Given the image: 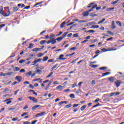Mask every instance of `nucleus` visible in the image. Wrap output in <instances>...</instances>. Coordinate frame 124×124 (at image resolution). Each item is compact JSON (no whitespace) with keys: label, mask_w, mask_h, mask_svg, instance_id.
<instances>
[{"label":"nucleus","mask_w":124,"mask_h":124,"mask_svg":"<svg viewBox=\"0 0 124 124\" xmlns=\"http://www.w3.org/2000/svg\"><path fill=\"white\" fill-rule=\"evenodd\" d=\"M53 37H55V34H51L49 36L50 40H48L46 43L47 44H50V43H51L52 45L56 44V41L57 40L54 39Z\"/></svg>","instance_id":"nucleus-1"},{"label":"nucleus","mask_w":124,"mask_h":124,"mask_svg":"<svg viewBox=\"0 0 124 124\" xmlns=\"http://www.w3.org/2000/svg\"><path fill=\"white\" fill-rule=\"evenodd\" d=\"M45 114H46V112L44 111V112H42L37 113L35 116L36 118H38V117H42V116H44V115H45Z\"/></svg>","instance_id":"nucleus-2"},{"label":"nucleus","mask_w":124,"mask_h":124,"mask_svg":"<svg viewBox=\"0 0 124 124\" xmlns=\"http://www.w3.org/2000/svg\"><path fill=\"white\" fill-rule=\"evenodd\" d=\"M28 98L30 99V100H31L32 101H33V102H35V103H37V101H38L37 99H35V98L33 97L29 96L28 97Z\"/></svg>","instance_id":"nucleus-3"},{"label":"nucleus","mask_w":124,"mask_h":124,"mask_svg":"<svg viewBox=\"0 0 124 124\" xmlns=\"http://www.w3.org/2000/svg\"><path fill=\"white\" fill-rule=\"evenodd\" d=\"M64 89V86H62V85H59L58 86L56 87V90H63Z\"/></svg>","instance_id":"nucleus-4"},{"label":"nucleus","mask_w":124,"mask_h":124,"mask_svg":"<svg viewBox=\"0 0 124 124\" xmlns=\"http://www.w3.org/2000/svg\"><path fill=\"white\" fill-rule=\"evenodd\" d=\"M108 52H111L112 51H116V50H117V49H116L114 47H109L108 48Z\"/></svg>","instance_id":"nucleus-5"},{"label":"nucleus","mask_w":124,"mask_h":124,"mask_svg":"<svg viewBox=\"0 0 124 124\" xmlns=\"http://www.w3.org/2000/svg\"><path fill=\"white\" fill-rule=\"evenodd\" d=\"M115 84H116L117 88H119V87H120V86H121V81H120L119 80H117L115 82Z\"/></svg>","instance_id":"nucleus-6"},{"label":"nucleus","mask_w":124,"mask_h":124,"mask_svg":"<svg viewBox=\"0 0 124 124\" xmlns=\"http://www.w3.org/2000/svg\"><path fill=\"white\" fill-rule=\"evenodd\" d=\"M22 78L20 76H16L15 78L16 80V81H18V82L19 83V82H21V79Z\"/></svg>","instance_id":"nucleus-7"},{"label":"nucleus","mask_w":124,"mask_h":124,"mask_svg":"<svg viewBox=\"0 0 124 124\" xmlns=\"http://www.w3.org/2000/svg\"><path fill=\"white\" fill-rule=\"evenodd\" d=\"M89 13L88 11L84 12L83 13V17H87V16H89Z\"/></svg>","instance_id":"nucleus-8"},{"label":"nucleus","mask_w":124,"mask_h":124,"mask_svg":"<svg viewBox=\"0 0 124 124\" xmlns=\"http://www.w3.org/2000/svg\"><path fill=\"white\" fill-rule=\"evenodd\" d=\"M3 7L2 6L0 7V14L3 15Z\"/></svg>","instance_id":"nucleus-9"},{"label":"nucleus","mask_w":124,"mask_h":124,"mask_svg":"<svg viewBox=\"0 0 124 124\" xmlns=\"http://www.w3.org/2000/svg\"><path fill=\"white\" fill-rule=\"evenodd\" d=\"M111 27H112V30H115V29H116V26H115V21H112Z\"/></svg>","instance_id":"nucleus-10"},{"label":"nucleus","mask_w":124,"mask_h":124,"mask_svg":"<svg viewBox=\"0 0 124 124\" xmlns=\"http://www.w3.org/2000/svg\"><path fill=\"white\" fill-rule=\"evenodd\" d=\"M41 50V48H35L32 49V51L33 52H37L38 51H40Z\"/></svg>","instance_id":"nucleus-11"},{"label":"nucleus","mask_w":124,"mask_h":124,"mask_svg":"<svg viewBox=\"0 0 124 124\" xmlns=\"http://www.w3.org/2000/svg\"><path fill=\"white\" fill-rule=\"evenodd\" d=\"M40 107V105H35L34 106H33L32 108L31 109L32 110H35V109H36V108H38V107Z\"/></svg>","instance_id":"nucleus-12"},{"label":"nucleus","mask_w":124,"mask_h":124,"mask_svg":"<svg viewBox=\"0 0 124 124\" xmlns=\"http://www.w3.org/2000/svg\"><path fill=\"white\" fill-rule=\"evenodd\" d=\"M66 23V22L65 21H64L63 22H62L61 24V29H63V28H64V26L65 25V24Z\"/></svg>","instance_id":"nucleus-13"},{"label":"nucleus","mask_w":124,"mask_h":124,"mask_svg":"<svg viewBox=\"0 0 124 124\" xmlns=\"http://www.w3.org/2000/svg\"><path fill=\"white\" fill-rule=\"evenodd\" d=\"M32 74V71H31L29 72L27 74H26V76H27V77H30V76H31Z\"/></svg>","instance_id":"nucleus-14"},{"label":"nucleus","mask_w":124,"mask_h":124,"mask_svg":"<svg viewBox=\"0 0 124 124\" xmlns=\"http://www.w3.org/2000/svg\"><path fill=\"white\" fill-rule=\"evenodd\" d=\"M111 74V73L110 72H107V73H103L102 74V77H104V76H107V75H109Z\"/></svg>","instance_id":"nucleus-15"},{"label":"nucleus","mask_w":124,"mask_h":124,"mask_svg":"<svg viewBox=\"0 0 124 124\" xmlns=\"http://www.w3.org/2000/svg\"><path fill=\"white\" fill-rule=\"evenodd\" d=\"M109 81L110 82H111V83H113V82H114V80H115V78L111 77V78H108Z\"/></svg>","instance_id":"nucleus-16"},{"label":"nucleus","mask_w":124,"mask_h":124,"mask_svg":"<svg viewBox=\"0 0 124 124\" xmlns=\"http://www.w3.org/2000/svg\"><path fill=\"white\" fill-rule=\"evenodd\" d=\"M46 42L47 41L46 40H42L40 41V44H41V45H44Z\"/></svg>","instance_id":"nucleus-17"},{"label":"nucleus","mask_w":124,"mask_h":124,"mask_svg":"<svg viewBox=\"0 0 124 124\" xmlns=\"http://www.w3.org/2000/svg\"><path fill=\"white\" fill-rule=\"evenodd\" d=\"M87 107L86 105H84L82 107H81L80 110L81 111H84L85 110V108Z\"/></svg>","instance_id":"nucleus-18"},{"label":"nucleus","mask_w":124,"mask_h":124,"mask_svg":"<svg viewBox=\"0 0 124 124\" xmlns=\"http://www.w3.org/2000/svg\"><path fill=\"white\" fill-rule=\"evenodd\" d=\"M105 21V18H103L102 20H100L98 22V25H100V24H102V23H103V22H104Z\"/></svg>","instance_id":"nucleus-19"},{"label":"nucleus","mask_w":124,"mask_h":124,"mask_svg":"<svg viewBox=\"0 0 124 124\" xmlns=\"http://www.w3.org/2000/svg\"><path fill=\"white\" fill-rule=\"evenodd\" d=\"M20 68L18 67H14V71H19Z\"/></svg>","instance_id":"nucleus-20"},{"label":"nucleus","mask_w":124,"mask_h":124,"mask_svg":"<svg viewBox=\"0 0 124 124\" xmlns=\"http://www.w3.org/2000/svg\"><path fill=\"white\" fill-rule=\"evenodd\" d=\"M63 57V55L61 54L60 55V56H59V58L57 59V60H60L61 61H62V59Z\"/></svg>","instance_id":"nucleus-21"},{"label":"nucleus","mask_w":124,"mask_h":124,"mask_svg":"<svg viewBox=\"0 0 124 124\" xmlns=\"http://www.w3.org/2000/svg\"><path fill=\"white\" fill-rule=\"evenodd\" d=\"M13 74H14V73L13 72H9L6 74V76H11V75H13Z\"/></svg>","instance_id":"nucleus-22"},{"label":"nucleus","mask_w":124,"mask_h":124,"mask_svg":"<svg viewBox=\"0 0 124 124\" xmlns=\"http://www.w3.org/2000/svg\"><path fill=\"white\" fill-rule=\"evenodd\" d=\"M67 33H68V32H64L62 35V38H64V37H65V36H66V35L67 34Z\"/></svg>","instance_id":"nucleus-23"},{"label":"nucleus","mask_w":124,"mask_h":124,"mask_svg":"<svg viewBox=\"0 0 124 124\" xmlns=\"http://www.w3.org/2000/svg\"><path fill=\"white\" fill-rule=\"evenodd\" d=\"M114 9H115V8L113 7V8H109L107 9V11H112V10H114Z\"/></svg>","instance_id":"nucleus-24"},{"label":"nucleus","mask_w":124,"mask_h":124,"mask_svg":"<svg viewBox=\"0 0 124 124\" xmlns=\"http://www.w3.org/2000/svg\"><path fill=\"white\" fill-rule=\"evenodd\" d=\"M118 2H119V0H116V1H114L113 2H112L111 4L112 5H114V4H117V3H118Z\"/></svg>","instance_id":"nucleus-25"},{"label":"nucleus","mask_w":124,"mask_h":124,"mask_svg":"<svg viewBox=\"0 0 124 124\" xmlns=\"http://www.w3.org/2000/svg\"><path fill=\"white\" fill-rule=\"evenodd\" d=\"M62 39H63L62 37H59L57 38L56 40H57V41H61V40H62Z\"/></svg>","instance_id":"nucleus-26"},{"label":"nucleus","mask_w":124,"mask_h":124,"mask_svg":"<svg viewBox=\"0 0 124 124\" xmlns=\"http://www.w3.org/2000/svg\"><path fill=\"white\" fill-rule=\"evenodd\" d=\"M48 57H45L43 58V62H46L48 60Z\"/></svg>","instance_id":"nucleus-27"},{"label":"nucleus","mask_w":124,"mask_h":124,"mask_svg":"<svg viewBox=\"0 0 124 124\" xmlns=\"http://www.w3.org/2000/svg\"><path fill=\"white\" fill-rule=\"evenodd\" d=\"M33 47V44H30L29 47H28V49H31Z\"/></svg>","instance_id":"nucleus-28"},{"label":"nucleus","mask_w":124,"mask_h":124,"mask_svg":"<svg viewBox=\"0 0 124 124\" xmlns=\"http://www.w3.org/2000/svg\"><path fill=\"white\" fill-rule=\"evenodd\" d=\"M89 66H90L91 67H93V68H95V67H97V65L90 64Z\"/></svg>","instance_id":"nucleus-29"},{"label":"nucleus","mask_w":124,"mask_h":124,"mask_svg":"<svg viewBox=\"0 0 124 124\" xmlns=\"http://www.w3.org/2000/svg\"><path fill=\"white\" fill-rule=\"evenodd\" d=\"M101 51H102V52H103L104 53L105 52H108V50H107V49L105 48H102L101 49Z\"/></svg>","instance_id":"nucleus-30"},{"label":"nucleus","mask_w":124,"mask_h":124,"mask_svg":"<svg viewBox=\"0 0 124 124\" xmlns=\"http://www.w3.org/2000/svg\"><path fill=\"white\" fill-rule=\"evenodd\" d=\"M36 73L40 74L42 72L41 70H40L39 69H37L36 71Z\"/></svg>","instance_id":"nucleus-31"},{"label":"nucleus","mask_w":124,"mask_h":124,"mask_svg":"<svg viewBox=\"0 0 124 124\" xmlns=\"http://www.w3.org/2000/svg\"><path fill=\"white\" fill-rule=\"evenodd\" d=\"M92 28L93 29H98L99 28V26L98 25H93L92 26Z\"/></svg>","instance_id":"nucleus-32"},{"label":"nucleus","mask_w":124,"mask_h":124,"mask_svg":"<svg viewBox=\"0 0 124 124\" xmlns=\"http://www.w3.org/2000/svg\"><path fill=\"white\" fill-rule=\"evenodd\" d=\"M70 97L71 98H75V95H74V94H70Z\"/></svg>","instance_id":"nucleus-33"},{"label":"nucleus","mask_w":124,"mask_h":124,"mask_svg":"<svg viewBox=\"0 0 124 124\" xmlns=\"http://www.w3.org/2000/svg\"><path fill=\"white\" fill-rule=\"evenodd\" d=\"M0 76H3V77H5L6 76V74H4L2 72L0 74Z\"/></svg>","instance_id":"nucleus-34"},{"label":"nucleus","mask_w":124,"mask_h":124,"mask_svg":"<svg viewBox=\"0 0 124 124\" xmlns=\"http://www.w3.org/2000/svg\"><path fill=\"white\" fill-rule=\"evenodd\" d=\"M116 24H117L118 26H120V27H122V22H121V21H117Z\"/></svg>","instance_id":"nucleus-35"},{"label":"nucleus","mask_w":124,"mask_h":124,"mask_svg":"<svg viewBox=\"0 0 124 124\" xmlns=\"http://www.w3.org/2000/svg\"><path fill=\"white\" fill-rule=\"evenodd\" d=\"M19 72L21 73H25V72H26V70L24 69H22L19 71Z\"/></svg>","instance_id":"nucleus-36"},{"label":"nucleus","mask_w":124,"mask_h":124,"mask_svg":"<svg viewBox=\"0 0 124 124\" xmlns=\"http://www.w3.org/2000/svg\"><path fill=\"white\" fill-rule=\"evenodd\" d=\"M59 65V64H55L53 67H52V70L55 69V68H57V67Z\"/></svg>","instance_id":"nucleus-37"},{"label":"nucleus","mask_w":124,"mask_h":124,"mask_svg":"<svg viewBox=\"0 0 124 124\" xmlns=\"http://www.w3.org/2000/svg\"><path fill=\"white\" fill-rule=\"evenodd\" d=\"M71 107V104L67 105L64 107V108H70Z\"/></svg>","instance_id":"nucleus-38"},{"label":"nucleus","mask_w":124,"mask_h":124,"mask_svg":"<svg viewBox=\"0 0 124 124\" xmlns=\"http://www.w3.org/2000/svg\"><path fill=\"white\" fill-rule=\"evenodd\" d=\"M90 16H91V17H94V16H97V15L94 14H90Z\"/></svg>","instance_id":"nucleus-39"},{"label":"nucleus","mask_w":124,"mask_h":124,"mask_svg":"<svg viewBox=\"0 0 124 124\" xmlns=\"http://www.w3.org/2000/svg\"><path fill=\"white\" fill-rule=\"evenodd\" d=\"M8 110L9 111H12V110H15V108H8Z\"/></svg>","instance_id":"nucleus-40"},{"label":"nucleus","mask_w":124,"mask_h":124,"mask_svg":"<svg viewBox=\"0 0 124 124\" xmlns=\"http://www.w3.org/2000/svg\"><path fill=\"white\" fill-rule=\"evenodd\" d=\"M28 115V112H25L21 114V117H25V116H27Z\"/></svg>","instance_id":"nucleus-41"},{"label":"nucleus","mask_w":124,"mask_h":124,"mask_svg":"<svg viewBox=\"0 0 124 124\" xmlns=\"http://www.w3.org/2000/svg\"><path fill=\"white\" fill-rule=\"evenodd\" d=\"M50 85H51V83H49L48 85L46 86V89H45V90L46 91V90H48V88H49V87H50Z\"/></svg>","instance_id":"nucleus-42"},{"label":"nucleus","mask_w":124,"mask_h":124,"mask_svg":"<svg viewBox=\"0 0 124 124\" xmlns=\"http://www.w3.org/2000/svg\"><path fill=\"white\" fill-rule=\"evenodd\" d=\"M87 21L86 20H79L78 21V23H86Z\"/></svg>","instance_id":"nucleus-43"},{"label":"nucleus","mask_w":124,"mask_h":124,"mask_svg":"<svg viewBox=\"0 0 124 124\" xmlns=\"http://www.w3.org/2000/svg\"><path fill=\"white\" fill-rule=\"evenodd\" d=\"M77 86V83H74V84L73 85L72 88V89L75 88Z\"/></svg>","instance_id":"nucleus-44"},{"label":"nucleus","mask_w":124,"mask_h":124,"mask_svg":"<svg viewBox=\"0 0 124 124\" xmlns=\"http://www.w3.org/2000/svg\"><path fill=\"white\" fill-rule=\"evenodd\" d=\"M32 63L33 64H32V65H35V64H36V63H37L36 60H35L34 61H33L32 62Z\"/></svg>","instance_id":"nucleus-45"},{"label":"nucleus","mask_w":124,"mask_h":124,"mask_svg":"<svg viewBox=\"0 0 124 124\" xmlns=\"http://www.w3.org/2000/svg\"><path fill=\"white\" fill-rule=\"evenodd\" d=\"M78 106H79V105L76 104H75L73 105V107H74V108H76V107H78Z\"/></svg>","instance_id":"nucleus-46"},{"label":"nucleus","mask_w":124,"mask_h":124,"mask_svg":"<svg viewBox=\"0 0 124 124\" xmlns=\"http://www.w3.org/2000/svg\"><path fill=\"white\" fill-rule=\"evenodd\" d=\"M106 68H107V67H102L99 69H100V70H104V69H106Z\"/></svg>","instance_id":"nucleus-47"},{"label":"nucleus","mask_w":124,"mask_h":124,"mask_svg":"<svg viewBox=\"0 0 124 124\" xmlns=\"http://www.w3.org/2000/svg\"><path fill=\"white\" fill-rule=\"evenodd\" d=\"M107 33L108 34H110L111 35L114 34V33H113L112 31H108L107 32Z\"/></svg>","instance_id":"nucleus-48"},{"label":"nucleus","mask_w":124,"mask_h":124,"mask_svg":"<svg viewBox=\"0 0 124 124\" xmlns=\"http://www.w3.org/2000/svg\"><path fill=\"white\" fill-rule=\"evenodd\" d=\"M17 120H18V118L16 117L12 119V121H13V122H16V121H17Z\"/></svg>","instance_id":"nucleus-49"},{"label":"nucleus","mask_w":124,"mask_h":124,"mask_svg":"<svg viewBox=\"0 0 124 124\" xmlns=\"http://www.w3.org/2000/svg\"><path fill=\"white\" fill-rule=\"evenodd\" d=\"M44 67L43 66H39V67H37L36 68V69H44Z\"/></svg>","instance_id":"nucleus-50"},{"label":"nucleus","mask_w":124,"mask_h":124,"mask_svg":"<svg viewBox=\"0 0 124 124\" xmlns=\"http://www.w3.org/2000/svg\"><path fill=\"white\" fill-rule=\"evenodd\" d=\"M3 16H5V17H8V16H9L7 13H3V15H2Z\"/></svg>","instance_id":"nucleus-51"},{"label":"nucleus","mask_w":124,"mask_h":124,"mask_svg":"<svg viewBox=\"0 0 124 124\" xmlns=\"http://www.w3.org/2000/svg\"><path fill=\"white\" fill-rule=\"evenodd\" d=\"M18 9H19L17 8V7H15L14 8V11H18Z\"/></svg>","instance_id":"nucleus-52"},{"label":"nucleus","mask_w":124,"mask_h":124,"mask_svg":"<svg viewBox=\"0 0 124 124\" xmlns=\"http://www.w3.org/2000/svg\"><path fill=\"white\" fill-rule=\"evenodd\" d=\"M114 93L115 95H119V94H121V93L120 92Z\"/></svg>","instance_id":"nucleus-53"},{"label":"nucleus","mask_w":124,"mask_h":124,"mask_svg":"<svg viewBox=\"0 0 124 124\" xmlns=\"http://www.w3.org/2000/svg\"><path fill=\"white\" fill-rule=\"evenodd\" d=\"M25 60H21L19 61V63H23V62H24Z\"/></svg>","instance_id":"nucleus-54"},{"label":"nucleus","mask_w":124,"mask_h":124,"mask_svg":"<svg viewBox=\"0 0 124 124\" xmlns=\"http://www.w3.org/2000/svg\"><path fill=\"white\" fill-rule=\"evenodd\" d=\"M44 55V54L43 53H40L39 54V57H43V56Z\"/></svg>","instance_id":"nucleus-55"},{"label":"nucleus","mask_w":124,"mask_h":124,"mask_svg":"<svg viewBox=\"0 0 124 124\" xmlns=\"http://www.w3.org/2000/svg\"><path fill=\"white\" fill-rule=\"evenodd\" d=\"M76 49H77V47H71L70 48V50H72L73 51H75V50H76Z\"/></svg>","instance_id":"nucleus-56"},{"label":"nucleus","mask_w":124,"mask_h":124,"mask_svg":"<svg viewBox=\"0 0 124 124\" xmlns=\"http://www.w3.org/2000/svg\"><path fill=\"white\" fill-rule=\"evenodd\" d=\"M92 85H95V80H92Z\"/></svg>","instance_id":"nucleus-57"},{"label":"nucleus","mask_w":124,"mask_h":124,"mask_svg":"<svg viewBox=\"0 0 124 124\" xmlns=\"http://www.w3.org/2000/svg\"><path fill=\"white\" fill-rule=\"evenodd\" d=\"M95 31H94V30H89V32L90 33H93V32H95Z\"/></svg>","instance_id":"nucleus-58"},{"label":"nucleus","mask_w":124,"mask_h":124,"mask_svg":"<svg viewBox=\"0 0 124 124\" xmlns=\"http://www.w3.org/2000/svg\"><path fill=\"white\" fill-rule=\"evenodd\" d=\"M73 36L74 37H79V36H78V33L74 34Z\"/></svg>","instance_id":"nucleus-59"},{"label":"nucleus","mask_w":124,"mask_h":124,"mask_svg":"<svg viewBox=\"0 0 124 124\" xmlns=\"http://www.w3.org/2000/svg\"><path fill=\"white\" fill-rule=\"evenodd\" d=\"M82 84H83L82 82H80L78 84V87H80L81 85H82Z\"/></svg>","instance_id":"nucleus-60"},{"label":"nucleus","mask_w":124,"mask_h":124,"mask_svg":"<svg viewBox=\"0 0 124 124\" xmlns=\"http://www.w3.org/2000/svg\"><path fill=\"white\" fill-rule=\"evenodd\" d=\"M24 124H31V123H30L29 121H26V122H23Z\"/></svg>","instance_id":"nucleus-61"},{"label":"nucleus","mask_w":124,"mask_h":124,"mask_svg":"<svg viewBox=\"0 0 124 124\" xmlns=\"http://www.w3.org/2000/svg\"><path fill=\"white\" fill-rule=\"evenodd\" d=\"M36 123H37V120H35L32 122L31 124H35Z\"/></svg>","instance_id":"nucleus-62"},{"label":"nucleus","mask_w":124,"mask_h":124,"mask_svg":"<svg viewBox=\"0 0 124 124\" xmlns=\"http://www.w3.org/2000/svg\"><path fill=\"white\" fill-rule=\"evenodd\" d=\"M99 100H100V99H99V98H98L96 100H95V101L94 102H98V101H99Z\"/></svg>","instance_id":"nucleus-63"},{"label":"nucleus","mask_w":124,"mask_h":124,"mask_svg":"<svg viewBox=\"0 0 124 124\" xmlns=\"http://www.w3.org/2000/svg\"><path fill=\"white\" fill-rule=\"evenodd\" d=\"M3 27H5V24L0 25V29H1L2 28H3Z\"/></svg>","instance_id":"nucleus-64"}]
</instances>
